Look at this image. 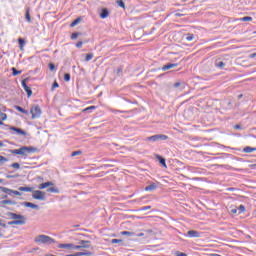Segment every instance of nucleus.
<instances>
[{
  "instance_id": "22",
  "label": "nucleus",
  "mask_w": 256,
  "mask_h": 256,
  "mask_svg": "<svg viewBox=\"0 0 256 256\" xmlns=\"http://www.w3.org/2000/svg\"><path fill=\"white\" fill-rule=\"evenodd\" d=\"M253 151H256V147L253 148V147H251V146H247V147H245V148L243 149V152H244V153H253Z\"/></svg>"
},
{
  "instance_id": "20",
  "label": "nucleus",
  "mask_w": 256,
  "mask_h": 256,
  "mask_svg": "<svg viewBox=\"0 0 256 256\" xmlns=\"http://www.w3.org/2000/svg\"><path fill=\"white\" fill-rule=\"evenodd\" d=\"M18 191H25L26 193H33V188L21 186L18 188Z\"/></svg>"
},
{
  "instance_id": "41",
  "label": "nucleus",
  "mask_w": 256,
  "mask_h": 256,
  "mask_svg": "<svg viewBox=\"0 0 256 256\" xmlns=\"http://www.w3.org/2000/svg\"><path fill=\"white\" fill-rule=\"evenodd\" d=\"M72 249H74V250H79V249H83V248H82L81 244H79V245L73 244Z\"/></svg>"
},
{
  "instance_id": "37",
  "label": "nucleus",
  "mask_w": 256,
  "mask_h": 256,
  "mask_svg": "<svg viewBox=\"0 0 256 256\" xmlns=\"http://www.w3.org/2000/svg\"><path fill=\"white\" fill-rule=\"evenodd\" d=\"M18 43H19V45H20V49H23V45H25V40H23L22 38H20V39L18 40Z\"/></svg>"
},
{
  "instance_id": "13",
  "label": "nucleus",
  "mask_w": 256,
  "mask_h": 256,
  "mask_svg": "<svg viewBox=\"0 0 256 256\" xmlns=\"http://www.w3.org/2000/svg\"><path fill=\"white\" fill-rule=\"evenodd\" d=\"M79 245L82 246V249H89V247H91V242L82 240L79 242Z\"/></svg>"
},
{
  "instance_id": "39",
  "label": "nucleus",
  "mask_w": 256,
  "mask_h": 256,
  "mask_svg": "<svg viewBox=\"0 0 256 256\" xmlns=\"http://www.w3.org/2000/svg\"><path fill=\"white\" fill-rule=\"evenodd\" d=\"M77 155H81V151L72 152L71 157H77Z\"/></svg>"
},
{
  "instance_id": "58",
  "label": "nucleus",
  "mask_w": 256,
  "mask_h": 256,
  "mask_svg": "<svg viewBox=\"0 0 256 256\" xmlns=\"http://www.w3.org/2000/svg\"><path fill=\"white\" fill-rule=\"evenodd\" d=\"M0 147H3V142L2 141H0Z\"/></svg>"
},
{
  "instance_id": "26",
  "label": "nucleus",
  "mask_w": 256,
  "mask_h": 256,
  "mask_svg": "<svg viewBox=\"0 0 256 256\" xmlns=\"http://www.w3.org/2000/svg\"><path fill=\"white\" fill-rule=\"evenodd\" d=\"M215 65L216 67H218V69H223V67H225V64L223 61H217Z\"/></svg>"
},
{
  "instance_id": "24",
  "label": "nucleus",
  "mask_w": 256,
  "mask_h": 256,
  "mask_svg": "<svg viewBox=\"0 0 256 256\" xmlns=\"http://www.w3.org/2000/svg\"><path fill=\"white\" fill-rule=\"evenodd\" d=\"M121 235H128V237H135V232L122 231Z\"/></svg>"
},
{
  "instance_id": "2",
  "label": "nucleus",
  "mask_w": 256,
  "mask_h": 256,
  "mask_svg": "<svg viewBox=\"0 0 256 256\" xmlns=\"http://www.w3.org/2000/svg\"><path fill=\"white\" fill-rule=\"evenodd\" d=\"M33 151H35V148L27 146H23L20 149L9 150L13 155H23V157H27V155L33 153Z\"/></svg>"
},
{
  "instance_id": "33",
  "label": "nucleus",
  "mask_w": 256,
  "mask_h": 256,
  "mask_svg": "<svg viewBox=\"0 0 256 256\" xmlns=\"http://www.w3.org/2000/svg\"><path fill=\"white\" fill-rule=\"evenodd\" d=\"M12 74L14 76L21 75V70H16L15 67L12 68Z\"/></svg>"
},
{
  "instance_id": "15",
  "label": "nucleus",
  "mask_w": 256,
  "mask_h": 256,
  "mask_svg": "<svg viewBox=\"0 0 256 256\" xmlns=\"http://www.w3.org/2000/svg\"><path fill=\"white\" fill-rule=\"evenodd\" d=\"M100 17L101 19H107L109 17V10L107 8L102 9Z\"/></svg>"
},
{
  "instance_id": "4",
  "label": "nucleus",
  "mask_w": 256,
  "mask_h": 256,
  "mask_svg": "<svg viewBox=\"0 0 256 256\" xmlns=\"http://www.w3.org/2000/svg\"><path fill=\"white\" fill-rule=\"evenodd\" d=\"M35 243H41L43 245H51L53 243H55V239L47 236V235H38L35 239H34Z\"/></svg>"
},
{
  "instance_id": "45",
  "label": "nucleus",
  "mask_w": 256,
  "mask_h": 256,
  "mask_svg": "<svg viewBox=\"0 0 256 256\" xmlns=\"http://www.w3.org/2000/svg\"><path fill=\"white\" fill-rule=\"evenodd\" d=\"M149 209H151V206H144V207L140 208V211H147Z\"/></svg>"
},
{
  "instance_id": "19",
  "label": "nucleus",
  "mask_w": 256,
  "mask_h": 256,
  "mask_svg": "<svg viewBox=\"0 0 256 256\" xmlns=\"http://www.w3.org/2000/svg\"><path fill=\"white\" fill-rule=\"evenodd\" d=\"M155 189H157V184L155 183H152L145 187V191H155Z\"/></svg>"
},
{
  "instance_id": "21",
  "label": "nucleus",
  "mask_w": 256,
  "mask_h": 256,
  "mask_svg": "<svg viewBox=\"0 0 256 256\" xmlns=\"http://www.w3.org/2000/svg\"><path fill=\"white\" fill-rule=\"evenodd\" d=\"M0 191H2V193H7L8 195H11L13 190L7 187L0 186Z\"/></svg>"
},
{
  "instance_id": "23",
  "label": "nucleus",
  "mask_w": 256,
  "mask_h": 256,
  "mask_svg": "<svg viewBox=\"0 0 256 256\" xmlns=\"http://www.w3.org/2000/svg\"><path fill=\"white\" fill-rule=\"evenodd\" d=\"M77 253H78V256H84V255L91 256V255H93L92 252H89L87 250H84L82 252H77Z\"/></svg>"
},
{
  "instance_id": "31",
  "label": "nucleus",
  "mask_w": 256,
  "mask_h": 256,
  "mask_svg": "<svg viewBox=\"0 0 256 256\" xmlns=\"http://www.w3.org/2000/svg\"><path fill=\"white\" fill-rule=\"evenodd\" d=\"M7 161H9V159L0 155V165H3L4 163H7Z\"/></svg>"
},
{
  "instance_id": "47",
  "label": "nucleus",
  "mask_w": 256,
  "mask_h": 256,
  "mask_svg": "<svg viewBox=\"0 0 256 256\" xmlns=\"http://www.w3.org/2000/svg\"><path fill=\"white\" fill-rule=\"evenodd\" d=\"M57 87H59V83L54 82L52 85V89H57Z\"/></svg>"
},
{
  "instance_id": "9",
  "label": "nucleus",
  "mask_w": 256,
  "mask_h": 256,
  "mask_svg": "<svg viewBox=\"0 0 256 256\" xmlns=\"http://www.w3.org/2000/svg\"><path fill=\"white\" fill-rule=\"evenodd\" d=\"M178 65L179 64H177V63H174V64L168 63L162 67V71H169V69H173V68L177 67Z\"/></svg>"
},
{
  "instance_id": "10",
  "label": "nucleus",
  "mask_w": 256,
  "mask_h": 256,
  "mask_svg": "<svg viewBox=\"0 0 256 256\" xmlns=\"http://www.w3.org/2000/svg\"><path fill=\"white\" fill-rule=\"evenodd\" d=\"M58 249H68L69 251H71L73 250V243L59 244Z\"/></svg>"
},
{
  "instance_id": "30",
  "label": "nucleus",
  "mask_w": 256,
  "mask_h": 256,
  "mask_svg": "<svg viewBox=\"0 0 256 256\" xmlns=\"http://www.w3.org/2000/svg\"><path fill=\"white\" fill-rule=\"evenodd\" d=\"M2 110H0V119L1 121H7V115L3 112H1Z\"/></svg>"
},
{
  "instance_id": "11",
  "label": "nucleus",
  "mask_w": 256,
  "mask_h": 256,
  "mask_svg": "<svg viewBox=\"0 0 256 256\" xmlns=\"http://www.w3.org/2000/svg\"><path fill=\"white\" fill-rule=\"evenodd\" d=\"M23 207H30V209H39V206L31 202H22Z\"/></svg>"
},
{
  "instance_id": "61",
  "label": "nucleus",
  "mask_w": 256,
  "mask_h": 256,
  "mask_svg": "<svg viewBox=\"0 0 256 256\" xmlns=\"http://www.w3.org/2000/svg\"><path fill=\"white\" fill-rule=\"evenodd\" d=\"M0 125H4L3 121L0 120Z\"/></svg>"
},
{
  "instance_id": "32",
  "label": "nucleus",
  "mask_w": 256,
  "mask_h": 256,
  "mask_svg": "<svg viewBox=\"0 0 256 256\" xmlns=\"http://www.w3.org/2000/svg\"><path fill=\"white\" fill-rule=\"evenodd\" d=\"M91 59H93V53H88V54H86L85 61H86V62H89V61H91Z\"/></svg>"
},
{
  "instance_id": "50",
  "label": "nucleus",
  "mask_w": 256,
  "mask_h": 256,
  "mask_svg": "<svg viewBox=\"0 0 256 256\" xmlns=\"http://www.w3.org/2000/svg\"><path fill=\"white\" fill-rule=\"evenodd\" d=\"M174 87L177 89V87H181V82L174 83Z\"/></svg>"
},
{
  "instance_id": "53",
  "label": "nucleus",
  "mask_w": 256,
  "mask_h": 256,
  "mask_svg": "<svg viewBox=\"0 0 256 256\" xmlns=\"http://www.w3.org/2000/svg\"><path fill=\"white\" fill-rule=\"evenodd\" d=\"M177 256H187V255L183 252H180V253L177 254Z\"/></svg>"
},
{
  "instance_id": "62",
  "label": "nucleus",
  "mask_w": 256,
  "mask_h": 256,
  "mask_svg": "<svg viewBox=\"0 0 256 256\" xmlns=\"http://www.w3.org/2000/svg\"><path fill=\"white\" fill-rule=\"evenodd\" d=\"M3 181H4V180L0 178V183H3Z\"/></svg>"
},
{
  "instance_id": "55",
  "label": "nucleus",
  "mask_w": 256,
  "mask_h": 256,
  "mask_svg": "<svg viewBox=\"0 0 256 256\" xmlns=\"http://www.w3.org/2000/svg\"><path fill=\"white\" fill-rule=\"evenodd\" d=\"M66 256H79V253L77 252L76 254H68Z\"/></svg>"
},
{
  "instance_id": "1",
  "label": "nucleus",
  "mask_w": 256,
  "mask_h": 256,
  "mask_svg": "<svg viewBox=\"0 0 256 256\" xmlns=\"http://www.w3.org/2000/svg\"><path fill=\"white\" fill-rule=\"evenodd\" d=\"M7 217H10V219H13V221L8 222V225H25V223H27V219L25 218V216L21 214L8 212Z\"/></svg>"
},
{
  "instance_id": "42",
  "label": "nucleus",
  "mask_w": 256,
  "mask_h": 256,
  "mask_svg": "<svg viewBox=\"0 0 256 256\" xmlns=\"http://www.w3.org/2000/svg\"><path fill=\"white\" fill-rule=\"evenodd\" d=\"M79 37V33L75 32V33H72L71 35V39H77Z\"/></svg>"
},
{
  "instance_id": "27",
  "label": "nucleus",
  "mask_w": 256,
  "mask_h": 256,
  "mask_svg": "<svg viewBox=\"0 0 256 256\" xmlns=\"http://www.w3.org/2000/svg\"><path fill=\"white\" fill-rule=\"evenodd\" d=\"M25 19L28 23H31V14L29 13V9L26 10Z\"/></svg>"
},
{
  "instance_id": "7",
  "label": "nucleus",
  "mask_w": 256,
  "mask_h": 256,
  "mask_svg": "<svg viewBox=\"0 0 256 256\" xmlns=\"http://www.w3.org/2000/svg\"><path fill=\"white\" fill-rule=\"evenodd\" d=\"M33 199H37L38 201H45V192L41 190L32 191Z\"/></svg>"
},
{
  "instance_id": "48",
  "label": "nucleus",
  "mask_w": 256,
  "mask_h": 256,
  "mask_svg": "<svg viewBox=\"0 0 256 256\" xmlns=\"http://www.w3.org/2000/svg\"><path fill=\"white\" fill-rule=\"evenodd\" d=\"M237 211H238V208H232V209H231V213H232L233 215L237 214Z\"/></svg>"
},
{
  "instance_id": "49",
  "label": "nucleus",
  "mask_w": 256,
  "mask_h": 256,
  "mask_svg": "<svg viewBox=\"0 0 256 256\" xmlns=\"http://www.w3.org/2000/svg\"><path fill=\"white\" fill-rule=\"evenodd\" d=\"M12 194L13 195H21V192L17 191V190H12Z\"/></svg>"
},
{
  "instance_id": "29",
  "label": "nucleus",
  "mask_w": 256,
  "mask_h": 256,
  "mask_svg": "<svg viewBox=\"0 0 256 256\" xmlns=\"http://www.w3.org/2000/svg\"><path fill=\"white\" fill-rule=\"evenodd\" d=\"M240 21H253V17H251V16H245V17H242V18H240Z\"/></svg>"
},
{
  "instance_id": "46",
  "label": "nucleus",
  "mask_w": 256,
  "mask_h": 256,
  "mask_svg": "<svg viewBox=\"0 0 256 256\" xmlns=\"http://www.w3.org/2000/svg\"><path fill=\"white\" fill-rule=\"evenodd\" d=\"M49 69H50V71H53L55 69V64L50 63L49 64Z\"/></svg>"
},
{
  "instance_id": "35",
  "label": "nucleus",
  "mask_w": 256,
  "mask_h": 256,
  "mask_svg": "<svg viewBox=\"0 0 256 256\" xmlns=\"http://www.w3.org/2000/svg\"><path fill=\"white\" fill-rule=\"evenodd\" d=\"M64 81H67V82L71 81V74L66 73V74L64 75Z\"/></svg>"
},
{
  "instance_id": "5",
  "label": "nucleus",
  "mask_w": 256,
  "mask_h": 256,
  "mask_svg": "<svg viewBox=\"0 0 256 256\" xmlns=\"http://www.w3.org/2000/svg\"><path fill=\"white\" fill-rule=\"evenodd\" d=\"M167 139H169V136L165 135V134H156L150 137L146 138V141H167Z\"/></svg>"
},
{
  "instance_id": "40",
  "label": "nucleus",
  "mask_w": 256,
  "mask_h": 256,
  "mask_svg": "<svg viewBox=\"0 0 256 256\" xmlns=\"http://www.w3.org/2000/svg\"><path fill=\"white\" fill-rule=\"evenodd\" d=\"M111 243L115 244V243H123V240L121 239H112Z\"/></svg>"
},
{
  "instance_id": "34",
  "label": "nucleus",
  "mask_w": 256,
  "mask_h": 256,
  "mask_svg": "<svg viewBox=\"0 0 256 256\" xmlns=\"http://www.w3.org/2000/svg\"><path fill=\"white\" fill-rule=\"evenodd\" d=\"M238 213H239V215H241V213H245V207L243 205H240L238 207Z\"/></svg>"
},
{
  "instance_id": "56",
  "label": "nucleus",
  "mask_w": 256,
  "mask_h": 256,
  "mask_svg": "<svg viewBox=\"0 0 256 256\" xmlns=\"http://www.w3.org/2000/svg\"><path fill=\"white\" fill-rule=\"evenodd\" d=\"M13 177H14V176H12V175H7V176H6L7 179H13Z\"/></svg>"
},
{
  "instance_id": "51",
  "label": "nucleus",
  "mask_w": 256,
  "mask_h": 256,
  "mask_svg": "<svg viewBox=\"0 0 256 256\" xmlns=\"http://www.w3.org/2000/svg\"><path fill=\"white\" fill-rule=\"evenodd\" d=\"M255 57H256V53L250 54L251 59H255Z\"/></svg>"
},
{
  "instance_id": "18",
  "label": "nucleus",
  "mask_w": 256,
  "mask_h": 256,
  "mask_svg": "<svg viewBox=\"0 0 256 256\" xmlns=\"http://www.w3.org/2000/svg\"><path fill=\"white\" fill-rule=\"evenodd\" d=\"M14 109H16V111H19L20 113H24V115H29V111L23 109L21 106H14Z\"/></svg>"
},
{
  "instance_id": "8",
  "label": "nucleus",
  "mask_w": 256,
  "mask_h": 256,
  "mask_svg": "<svg viewBox=\"0 0 256 256\" xmlns=\"http://www.w3.org/2000/svg\"><path fill=\"white\" fill-rule=\"evenodd\" d=\"M27 81H29V78H25L24 80H22V87L24 91H26L27 96L31 97L33 95V91L31 90V87L27 86Z\"/></svg>"
},
{
  "instance_id": "3",
  "label": "nucleus",
  "mask_w": 256,
  "mask_h": 256,
  "mask_svg": "<svg viewBox=\"0 0 256 256\" xmlns=\"http://www.w3.org/2000/svg\"><path fill=\"white\" fill-rule=\"evenodd\" d=\"M38 189H47V193H59V188L52 181L44 182L38 186Z\"/></svg>"
},
{
  "instance_id": "36",
  "label": "nucleus",
  "mask_w": 256,
  "mask_h": 256,
  "mask_svg": "<svg viewBox=\"0 0 256 256\" xmlns=\"http://www.w3.org/2000/svg\"><path fill=\"white\" fill-rule=\"evenodd\" d=\"M11 167H12L13 169H20V168H21V165H20L19 163L15 162V163L11 164Z\"/></svg>"
},
{
  "instance_id": "16",
  "label": "nucleus",
  "mask_w": 256,
  "mask_h": 256,
  "mask_svg": "<svg viewBox=\"0 0 256 256\" xmlns=\"http://www.w3.org/2000/svg\"><path fill=\"white\" fill-rule=\"evenodd\" d=\"M10 131H15L18 133V135H27V133L24 130L17 127H10Z\"/></svg>"
},
{
  "instance_id": "52",
  "label": "nucleus",
  "mask_w": 256,
  "mask_h": 256,
  "mask_svg": "<svg viewBox=\"0 0 256 256\" xmlns=\"http://www.w3.org/2000/svg\"><path fill=\"white\" fill-rule=\"evenodd\" d=\"M144 233H139V234H136V237H144Z\"/></svg>"
},
{
  "instance_id": "14",
  "label": "nucleus",
  "mask_w": 256,
  "mask_h": 256,
  "mask_svg": "<svg viewBox=\"0 0 256 256\" xmlns=\"http://www.w3.org/2000/svg\"><path fill=\"white\" fill-rule=\"evenodd\" d=\"M17 203L13 200H2L0 201L1 207H4L5 205H16Z\"/></svg>"
},
{
  "instance_id": "28",
  "label": "nucleus",
  "mask_w": 256,
  "mask_h": 256,
  "mask_svg": "<svg viewBox=\"0 0 256 256\" xmlns=\"http://www.w3.org/2000/svg\"><path fill=\"white\" fill-rule=\"evenodd\" d=\"M79 23H81V18L75 19V20L71 23V27H75L76 25H79Z\"/></svg>"
},
{
  "instance_id": "43",
  "label": "nucleus",
  "mask_w": 256,
  "mask_h": 256,
  "mask_svg": "<svg viewBox=\"0 0 256 256\" xmlns=\"http://www.w3.org/2000/svg\"><path fill=\"white\" fill-rule=\"evenodd\" d=\"M76 47L78 49H81L83 47V42L82 41H79L77 44H76Z\"/></svg>"
},
{
  "instance_id": "54",
  "label": "nucleus",
  "mask_w": 256,
  "mask_h": 256,
  "mask_svg": "<svg viewBox=\"0 0 256 256\" xmlns=\"http://www.w3.org/2000/svg\"><path fill=\"white\" fill-rule=\"evenodd\" d=\"M241 128V125L237 124L234 126V129H240Z\"/></svg>"
},
{
  "instance_id": "17",
  "label": "nucleus",
  "mask_w": 256,
  "mask_h": 256,
  "mask_svg": "<svg viewBox=\"0 0 256 256\" xmlns=\"http://www.w3.org/2000/svg\"><path fill=\"white\" fill-rule=\"evenodd\" d=\"M156 159H158L159 163L162 167H167V163L165 162V158L161 157L160 155H156Z\"/></svg>"
},
{
  "instance_id": "25",
  "label": "nucleus",
  "mask_w": 256,
  "mask_h": 256,
  "mask_svg": "<svg viewBox=\"0 0 256 256\" xmlns=\"http://www.w3.org/2000/svg\"><path fill=\"white\" fill-rule=\"evenodd\" d=\"M116 5L125 9V2H123V0H116Z\"/></svg>"
},
{
  "instance_id": "6",
  "label": "nucleus",
  "mask_w": 256,
  "mask_h": 256,
  "mask_svg": "<svg viewBox=\"0 0 256 256\" xmlns=\"http://www.w3.org/2000/svg\"><path fill=\"white\" fill-rule=\"evenodd\" d=\"M30 113L32 115V119H39V117H41V107H39V105H34L31 107L30 109Z\"/></svg>"
},
{
  "instance_id": "38",
  "label": "nucleus",
  "mask_w": 256,
  "mask_h": 256,
  "mask_svg": "<svg viewBox=\"0 0 256 256\" xmlns=\"http://www.w3.org/2000/svg\"><path fill=\"white\" fill-rule=\"evenodd\" d=\"M193 39H194L193 34H187L186 41H193Z\"/></svg>"
},
{
  "instance_id": "44",
  "label": "nucleus",
  "mask_w": 256,
  "mask_h": 256,
  "mask_svg": "<svg viewBox=\"0 0 256 256\" xmlns=\"http://www.w3.org/2000/svg\"><path fill=\"white\" fill-rule=\"evenodd\" d=\"M93 109H95V106H90V107H87L85 108L83 111H93Z\"/></svg>"
},
{
  "instance_id": "59",
  "label": "nucleus",
  "mask_w": 256,
  "mask_h": 256,
  "mask_svg": "<svg viewBox=\"0 0 256 256\" xmlns=\"http://www.w3.org/2000/svg\"><path fill=\"white\" fill-rule=\"evenodd\" d=\"M238 97H239V99H241V97H243V94H240Z\"/></svg>"
},
{
  "instance_id": "57",
  "label": "nucleus",
  "mask_w": 256,
  "mask_h": 256,
  "mask_svg": "<svg viewBox=\"0 0 256 256\" xmlns=\"http://www.w3.org/2000/svg\"><path fill=\"white\" fill-rule=\"evenodd\" d=\"M0 226L5 227V224L1 223V220H0Z\"/></svg>"
},
{
  "instance_id": "60",
  "label": "nucleus",
  "mask_w": 256,
  "mask_h": 256,
  "mask_svg": "<svg viewBox=\"0 0 256 256\" xmlns=\"http://www.w3.org/2000/svg\"><path fill=\"white\" fill-rule=\"evenodd\" d=\"M0 111H5V107H3L2 109L0 108Z\"/></svg>"
},
{
  "instance_id": "12",
  "label": "nucleus",
  "mask_w": 256,
  "mask_h": 256,
  "mask_svg": "<svg viewBox=\"0 0 256 256\" xmlns=\"http://www.w3.org/2000/svg\"><path fill=\"white\" fill-rule=\"evenodd\" d=\"M187 237H201V233L195 230H189L187 232Z\"/></svg>"
}]
</instances>
